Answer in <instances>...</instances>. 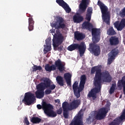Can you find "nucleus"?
Here are the masks:
<instances>
[{"instance_id":"a878e982","label":"nucleus","mask_w":125,"mask_h":125,"mask_svg":"<svg viewBox=\"0 0 125 125\" xmlns=\"http://www.w3.org/2000/svg\"><path fill=\"white\" fill-rule=\"evenodd\" d=\"M56 81L60 86H64V79L61 76H57Z\"/></svg>"},{"instance_id":"6e6552de","label":"nucleus","mask_w":125,"mask_h":125,"mask_svg":"<svg viewBox=\"0 0 125 125\" xmlns=\"http://www.w3.org/2000/svg\"><path fill=\"white\" fill-rule=\"evenodd\" d=\"M52 41L54 50L57 51L58 50V47L62 44L63 42H64V37L61 34L55 35L53 37Z\"/></svg>"},{"instance_id":"20e7f679","label":"nucleus","mask_w":125,"mask_h":125,"mask_svg":"<svg viewBox=\"0 0 125 125\" xmlns=\"http://www.w3.org/2000/svg\"><path fill=\"white\" fill-rule=\"evenodd\" d=\"M98 5L100 6L104 22L107 25L110 26V16H109V13L108 12V7L100 0L98 1Z\"/></svg>"},{"instance_id":"a211bd4d","label":"nucleus","mask_w":125,"mask_h":125,"mask_svg":"<svg viewBox=\"0 0 125 125\" xmlns=\"http://www.w3.org/2000/svg\"><path fill=\"white\" fill-rule=\"evenodd\" d=\"M89 0H82L79 5V9L81 13H84L86 8L87 7V3Z\"/></svg>"},{"instance_id":"412c9836","label":"nucleus","mask_w":125,"mask_h":125,"mask_svg":"<svg viewBox=\"0 0 125 125\" xmlns=\"http://www.w3.org/2000/svg\"><path fill=\"white\" fill-rule=\"evenodd\" d=\"M81 105V100H76L73 101L69 105V108L71 110H73L74 109H77L79 105Z\"/></svg>"},{"instance_id":"ea45409f","label":"nucleus","mask_w":125,"mask_h":125,"mask_svg":"<svg viewBox=\"0 0 125 125\" xmlns=\"http://www.w3.org/2000/svg\"><path fill=\"white\" fill-rule=\"evenodd\" d=\"M63 50V46H60L58 47V51H62Z\"/></svg>"},{"instance_id":"7ed1b4c3","label":"nucleus","mask_w":125,"mask_h":125,"mask_svg":"<svg viewBox=\"0 0 125 125\" xmlns=\"http://www.w3.org/2000/svg\"><path fill=\"white\" fill-rule=\"evenodd\" d=\"M69 51H73V50H78L80 53V56L81 57L83 56L84 52H85V49H86V46L84 42H82L80 44L79 43H73L70 45L68 46L67 48Z\"/></svg>"},{"instance_id":"2f4dec72","label":"nucleus","mask_w":125,"mask_h":125,"mask_svg":"<svg viewBox=\"0 0 125 125\" xmlns=\"http://www.w3.org/2000/svg\"><path fill=\"white\" fill-rule=\"evenodd\" d=\"M107 34L109 36H114V35H116V31L114 30L113 27H111L107 30Z\"/></svg>"},{"instance_id":"f8f14e48","label":"nucleus","mask_w":125,"mask_h":125,"mask_svg":"<svg viewBox=\"0 0 125 125\" xmlns=\"http://www.w3.org/2000/svg\"><path fill=\"white\" fill-rule=\"evenodd\" d=\"M108 112L109 110H108L106 108H102L100 109L98 111H96L97 113L96 115H95V118L98 121H101V120L105 119Z\"/></svg>"},{"instance_id":"7c9ffc66","label":"nucleus","mask_w":125,"mask_h":125,"mask_svg":"<svg viewBox=\"0 0 125 125\" xmlns=\"http://www.w3.org/2000/svg\"><path fill=\"white\" fill-rule=\"evenodd\" d=\"M110 53L111 54V56H113V57H115L119 54V49H118V47L115 48L113 49H112Z\"/></svg>"},{"instance_id":"f704fd0d","label":"nucleus","mask_w":125,"mask_h":125,"mask_svg":"<svg viewBox=\"0 0 125 125\" xmlns=\"http://www.w3.org/2000/svg\"><path fill=\"white\" fill-rule=\"evenodd\" d=\"M116 119L119 120V122L121 123V122H122V121L125 120V114L123 112L121 116L120 117L116 118Z\"/></svg>"},{"instance_id":"4c0bfd02","label":"nucleus","mask_w":125,"mask_h":125,"mask_svg":"<svg viewBox=\"0 0 125 125\" xmlns=\"http://www.w3.org/2000/svg\"><path fill=\"white\" fill-rule=\"evenodd\" d=\"M121 15L123 17H125V7L122 10V12L121 13Z\"/></svg>"},{"instance_id":"bb28decb","label":"nucleus","mask_w":125,"mask_h":125,"mask_svg":"<svg viewBox=\"0 0 125 125\" xmlns=\"http://www.w3.org/2000/svg\"><path fill=\"white\" fill-rule=\"evenodd\" d=\"M85 81H86V76L85 75H83L81 76L80 83V88H83L84 87L85 84Z\"/></svg>"},{"instance_id":"72a5a7b5","label":"nucleus","mask_w":125,"mask_h":125,"mask_svg":"<svg viewBox=\"0 0 125 125\" xmlns=\"http://www.w3.org/2000/svg\"><path fill=\"white\" fill-rule=\"evenodd\" d=\"M114 59H115V58L112 56H110V57L108 59L107 64H108V65H111Z\"/></svg>"},{"instance_id":"393cba45","label":"nucleus","mask_w":125,"mask_h":125,"mask_svg":"<svg viewBox=\"0 0 125 125\" xmlns=\"http://www.w3.org/2000/svg\"><path fill=\"white\" fill-rule=\"evenodd\" d=\"M28 23L29 31H33L34 30V24H35V21L33 20V18H29L28 19Z\"/></svg>"},{"instance_id":"c85d7f7f","label":"nucleus","mask_w":125,"mask_h":125,"mask_svg":"<svg viewBox=\"0 0 125 125\" xmlns=\"http://www.w3.org/2000/svg\"><path fill=\"white\" fill-rule=\"evenodd\" d=\"M100 34V31L96 28H93L92 29V36L93 37H98Z\"/></svg>"},{"instance_id":"cd10ccee","label":"nucleus","mask_w":125,"mask_h":125,"mask_svg":"<svg viewBox=\"0 0 125 125\" xmlns=\"http://www.w3.org/2000/svg\"><path fill=\"white\" fill-rule=\"evenodd\" d=\"M30 121L32 124H40L41 122H42V119L38 117H33L31 118Z\"/></svg>"},{"instance_id":"ddd939ff","label":"nucleus","mask_w":125,"mask_h":125,"mask_svg":"<svg viewBox=\"0 0 125 125\" xmlns=\"http://www.w3.org/2000/svg\"><path fill=\"white\" fill-rule=\"evenodd\" d=\"M79 82L75 81L72 85L74 95L77 98H80L81 97V91H83L84 87L81 88V83H80L79 87Z\"/></svg>"},{"instance_id":"f3484780","label":"nucleus","mask_w":125,"mask_h":125,"mask_svg":"<svg viewBox=\"0 0 125 125\" xmlns=\"http://www.w3.org/2000/svg\"><path fill=\"white\" fill-rule=\"evenodd\" d=\"M63 115L65 119H68L69 118V108L68 107V102H64L62 104Z\"/></svg>"},{"instance_id":"5701e85b","label":"nucleus","mask_w":125,"mask_h":125,"mask_svg":"<svg viewBox=\"0 0 125 125\" xmlns=\"http://www.w3.org/2000/svg\"><path fill=\"white\" fill-rule=\"evenodd\" d=\"M74 37L77 41H82L83 40L85 37L82 33H80L79 31H76L74 33Z\"/></svg>"},{"instance_id":"9d476101","label":"nucleus","mask_w":125,"mask_h":125,"mask_svg":"<svg viewBox=\"0 0 125 125\" xmlns=\"http://www.w3.org/2000/svg\"><path fill=\"white\" fill-rule=\"evenodd\" d=\"M51 26L52 28H55L57 30L66 28V24L64 23V19L61 17H58L57 21L55 23H51Z\"/></svg>"},{"instance_id":"37998d69","label":"nucleus","mask_w":125,"mask_h":125,"mask_svg":"<svg viewBox=\"0 0 125 125\" xmlns=\"http://www.w3.org/2000/svg\"><path fill=\"white\" fill-rule=\"evenodd\" d=\"M55 103H58V104H60V100L59 99H57L55 100Z\"/></svg>"},{"instance_id":"1a4fd4ad","label":"nucleus","mask_w":125,"mask_h":125,"mask_svg":"<svg viewBox=\"0 0 125 125\" xmlns=\"http://www.w3.org/2000/svg\"><path fill=\"white\" fill-rule=\"evenodd\" d=\"M36 100V97H35V94L32 93L31 92H27L24 94V97L22 100V102L25 103L28 106H30L31 104H33Z\"/></svg>"},{"instance_id":"9b49d317","label":"nucleus","mask_w":125,"mask_h":125,"mask_svg":"<svg viewBox=\"0 0 125 125\" xmlns=\"http://www.w3.org/2000/svg\"><path fill=\"white\" fill-rule=\"evenodd\" d=\"M93 9L91 7H88L86 10L85 20L88 21H85L83 23V26L85 28H89L90 27V20H91V16L92 15Z\"/></svg>"},{"instance_id":"aec40b11","label":"nucleus","mask_w":125,"mask_h":125,"mask_svg":"<svg viewBox=\"0 0 125 125\" xmlns=\"http://www.w3.org/2000/svg\"><path fill=\"white\" fill-rule=\"evenodd\" d=\"M109 43L110 45H118L120 43L119 38L116 36H112L109 39Z\"/></svg>"},{"instance_id":"6ab92c4d","label":"nucleus","mask_w":125,"mask_h":125,"mask_svg":"<svg viewBox=\"0 0 125 125\" xmlns=\"http://www.w3.org/2000/svg\"><path fill=\"white\" fill-rule=\"evenodd\" d=\"M64 79L65 80L66 84L68 86H71L72 84L71 83V80L72 78V75L70 73L67 72L64 74Z\"/></svg>"},{"instance_id":"f03ea898","label":"nucleus","mask_w":125,"mask_h":125,"mask_svg":"<svg viewBox=\"0 0 125 125\" xmlns=\"http://www.w3.org/2000/svg\"><path fill=\"white\" fill-rule=\"evenodd\" d=\"M57 67L58 70L61 73L63 72V71H65L66 70V67H65V64L62 63L61 60L60 59H58L55 62V65L52 64L50 65L49 63L45 64V70L46 72H51V71H55L56 70V68Z\"/></svg>"},{"instance_id":"58836bf2","label":"nucleus","mask_w":125,"mask_h":125,"mask_svg":"<svg viewBox=\"0 0 125 125\" xmlns=\"http://www.w3.org/2000/svg\"><path fill=\"white\" fill-rule=\"evenodd\" d=\"M62 108H60L59 109L57 110V114H58V115H61V114H62Z\"/></svg>"},{"instance_id":"0eeeda50","label":"nucleus","mask_w":125,"mask_h":125,"mask_svg":"<svg viewBox=\"0 0 125 125\" xmlns=\"http://www.w3.org/2000/svg\"><path fill=\"white\" fill-rule=\"evenodd\" d=\"M42 83L44 89L47 88V89L45 90V94L46 95L50 94V93L52 92V90H54V89H55V87H56V85H55V84H51V81L49 79L44 80V82H42Z\"/></svg>"},{"instance_id":"4be33fe9","label":"nucleus","mask_w":125,"mask_h":125,"mask_svg":"<svg viewBox=\"0 0 125 125\" xmlns=\"http://www.w3.org/2000/svg\"><path fill=\"white\" fill-rule=\"evenodd\" d=\"M73 20L74 23H81V22L83 21V17L80 14H77L73 16Z\"/></svg>"},{"instance_id":"79ce46f5","label":"nucleus","mask_w":125,"mask_h":125,"mask_svg":"<svg viewBox=\"0 0 125 125\" xmlns=\"http://www.w3.org/2000/svg\"><path fill=\"white\" fill-rule=\"evenodd\" d=\"M90 117L87 118L86 122L87 123V124H91V122H90Z\"/></svg>"},{"instance_id":"e433bc0d","label":"nucleus","mask_w":125,"mask_h":125,"mask_svg":"<svg viewBox=\"0 0 125 125\" xmlns=\"http://www.w3.org/2000/svg\"><path fill=\"white\" fill-rule=\"evenodd\" d=\"M23 123H24V124H25V125H30V122H29V121L28 120V118H27V117H25L24 118Z\"/></svg>"},{"instance_id":"b1692460","label":"nucleus","mask_w":125,"mask_h":125,"mask_svg":"<svg viewBox=\"0 0 125 125\" xmlns=\"http://www.w3.org/2000/svg\"><path fill=\"white\" fill-rule=\"evenodd\" d=\"M45 42H46V46L45 48V49L44 50V51H46V52H48L49 51H50V50H51V39L49 38L45 40Z\"/></svg>"},{"instance_id":"473e14b6","label":"nucleus","mask_w":125,"mask_h":125,"mask_svg":"<svg viewBox=\"0 0 125 125\" xmlns=\"http://www.w3.org/2000/svg\"><path fill=\"white\" fill-rule=\"evenodd\" d=\"M120 120L116 118L109 124V125H120Z\"/></svg>"},{"instance_id":"4468645a","label":"nucleus","mask_w":125,"mask_h":125,"mask_svg":"<svg viewBox=\"0 0 125 125\" xmlns=\"http://www.w3.org/2000/svg\"><path fill=\"white\" fill-rule=\"evenodd\" d=\"M36 88L37 89L35 92L36 98L38 99H42V98H43L44 96V88L43 86H42V83L36 86Z\"/></svg>"},{"instance_id":"f257e3e1","label":"nucleus","mask_w":125,"mask_h":125,"mask_svg":"<svg viewBox=\"0 0 125 125\" xmlns=\"http://www.w3.org/2000/svg\"><path fill=\"white\" fill-rule=\"evenodd\" d=\"M91 74H95L94 78V84L96 87L92 89L89 92L87 96L90 98H92L93 100H95L97 98V93L100 92L101 90V83L102 79L105 83H111L112 77L110 75V73L107 70L102 72L101 66H95L92 68Z\"/></svg>"},{"instance_id":"423d86ee","label":"nucleus","mask_w":125,"mask_h":125,"mask_svg":"<svg viewBox=\"0 0 125 125\" xmlns=\"http://www.w3.org/2000/svg\"><path fill=\"white\" fill-rule=\"evenodd\" d=\"M42 109L46 115L49 117L54 118L57 116V113L53 110V106L52 105L43 102L42 103Z\"/></svg>"},{"instance_id":"a19ab883","label":"nucleus","mask_w":125,"mask_h":125,"mask_svg":"<svg viewBox=\"0 0 125 125\" xmlns=\"http://www.w3.org/2000/svg\"><path fill=\"white\" fill-rule=\"evenodd\" d=\"M37 107L39 110H41V109H42V106L41 104H37Z\"/></svg>"},{"instance_id":"c9c22d12","label":"nucleus","mask_w":125,"mask_h":125,"mask_svg":"<svg viewBox=\"0 0 125 125\" xmlns=\"http://www.w3.org/2000/svg\"><path fill=\"white\" fill-rule=\"evenodd\" d=\"M115 87H116V85L113 84L110 89V91H109L110 94H112L114 93V92L115 91Z\"/></svg>"},{"instance_id":"39448f33","label":"nucleus","mask_w":125,"mask_h":125,"mask_svg":"<svg viewBox=\"0 0 125 125\" xmlns=\"http://www.w3.org/2000/svg\"><path fill=\"white\" fill-rule=\"evenodd\" d=\"M94 41L93 43H90L89 45L88 50L92 52L95 56H98L100 54L101 51L100 50V47L95 43H97L100 41L99 36H93Z\"/></svg>"},{"instance_id":"dca6fc26","label":"nucleus","mask_w":125,"mask_h":125,"mask_svg":"<svg viewBox=\"0 0 125 125\" xmlns=\"http://www.w3.org/2000/svg\"><path fill=\"white\" fill-rule=\"evenodd\" d=\"M114 25L117 31H122L125 27V19H122L120 22L119 21H116Z\"/></svg>"},{"instance_id":"c756f323","label":"nucleus","mask_w":125,"mask_h":125,"mask_svg":"<svg viewBox=\"0 0 125 125\" xmlns=\"http://www.w3.org/2000/svg\"><path fill=\"white\" fill-rule=\"evenodd\" d=\"M38 70L40 72H42V67L41 65H34L32 67V72H37Z\"/></svg>"},{"instance_id":"2eb2a0df","label":"nucleus","mask_w":125,"mask_h":125,"mask_svg":"<svg viewBox=\"0 0 125 125\" xmlns=\"http://www.w3.org/2000/svg\"><path fill=\"white\" fill-rule=\"evenodd\" d=\"M56 2L63 8L66 13H70L71 12V8L69 6V5L66 3L63 0H56Z\"/></svg>"},{"instance_id":"c03bdc74","label":"nucleus","mask_w":125,"mask_h":125,"mask_svg":"<svg viewBox=\"0 0 125 125\" xmlns=\"http://www.w3.org/2000/svg\"><path fill=\"white\" fill-rule=\"evenodd\" d=\"M51 33H52V34L53 33H54V31H53V30L52 31H52H51Z\"/></svg>"}]
</instances>
